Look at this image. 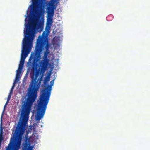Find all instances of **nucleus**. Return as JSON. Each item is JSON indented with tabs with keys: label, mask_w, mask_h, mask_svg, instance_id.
I'll return each mask as SVG.
<instances>
[{
	"label": "nucleus",
	"mask_w": 150,
	"mask_h": 150,
	"mask_svg": "<svg viewBox=\"0 0 150 150\" xmlns=\"http://www.w3.org/2000/svg\"><path fill=\"white\" fill-rule=\"evenodd\" d=\"M19 78H18V77H16L15 80L13 83L15 84L16 83L18 82L19 81Z\"/></svg>",
	"instance_id": "obj_15"
},
{
	"label": "nucleus",
	"mask_w": 150,
	"mask_h": 150,
	"mask_svg": "<svg viewBox=\"0 0 150 150\" xmlns=\"http://www.w3.org/2000/svg\"><path fill=\"white\" fill-rule=\"evenodd\" d=\"M18 102H17L16 103H18Z\"/></svg>",
	"instance_id": "obj_16"
},
{
	"label": "nucleus",
	"mask_w": 150,
	"mask_h": 150,
	"mask_svg": "<svg viewBox=\"0 0 150 150\" xmlns=\"http://www.w3.org/2000/svg\"><path fill=\"white\" fill-rule=\"evenodd\" d=\"M44 0H32V2H44Z\"/></svg>",
	"instance_id": "obj_13"
},
{
	"label": "nucleus",
	"mask_w": 150,
	"mask_h": 150,
	"mask_svg": "<svg viewBox=\"0 0 150 150\" xmlns=\"http://www.w3.org/2000/svg\"><path fill=\"white\" fill-rule=\"evenodd\" d=\"M15 84L13 83V85H12V88H11V89L10 90V91L9 93L12 94V93H13V89H14V88L15 87Z\"/></svg>",
	"instance_id": "obj_12"
},
{
	"label": "nucleus",
	"mask_w": 150,
	"mask_h": 150,
	"mask_svg": "<svg viewBox=\"0 0 150 150\" xmlns=\"http://www.w3.org/2000/svg\"><path fill=\"white\" fill-rule=\"evenodd\" d=\"M47 104H35L34 108H36V114L35 115L36 120L39 121L43 118L47 109Z\"/></svg>",
	"instance_id": "obj_5"
},
{
	"label": "nucleus",
	"mask_w": 150,
	"mask_h": 150,
	"mask_svg": "<svg viewBox=\"0 0 150 150\" xmlns=\"http://www.w3.org/2000/svg\"><path fill=\"white\" fill-rule=\"evenodd\" d=\"M11 95H12L11 94L9 93V94L8 95L7 98V101L6 102V103H8L9 102V101L10 100V99L11 98Z\"/></svg>",
	"instance_id": "obj_11"
},
{
	"label": "nucleus",
	"mask_w": 150,
	"mask_h": 150,
	"mask_svg": "<svg viewBox=\"0 0 150 150\" xmlns=\"http://www.w3.org/2000/svg\"><path fill=\"white\" fill-rule=\"evenodd\" d=\"M54 8L52 7H49L48 9L47 18H53L54 14Z\"/></svg>",
	"instance_id": "obj_8"
},
{
	"label": "nucleus",
	"mask_w": 150,
	"mask_h": 150,
	"mask_svg": "<svg viewBox=\"0 0 150 150\" xmlns=\"http://www.w3.org/2000/svg\"><path fill=\"white\" fill-rule=\"evenodd\" d=\"M49 78L47 76L46 77H45L44 80V85H45L46 84L47 82L49 81Z\"/></svg>",
	"instance_id": "obj_10"
},
{
	"label": "nucleus",
	"mask_w": 150,
	"mask_h": 150,
	"mask_svg": "<svg viewBox=\"0 0 150 150\" xmlns=\"http://www.w3.org/2000/svg\"><path fill=\"white\" fill-rule=\"evenodd\" d=\"M8 104H5L4 106V109H3V111L2 114L1 115V117L0 118V121H1V125L0 126V146H1V142L2 141L3 138L2 137V130L3 128L2 127V119L3 117V115L4 114V112L5 110V108L6 106V105Z\"/></svg>",
	"instance_id": "obj_6"
},
{
	"label": "nucleus",
	"mask_w": 150,
	"mask_h": 150,
	"mask_svg": "<svg viewBox=\"0 0 150 150\" xmlns=\"http://www.w3.org/2000/svg\"><path fill=\"white\" fill-rule=\"evenodd\" d=\"M33 104H23L21 107V122H19L16 127L15 132L17 134H23L24 132L25 127L28 120L31 108Z\"/></svg>",
	"instance_id": "obj_3"
},
{
	"label": "nucleus",
	"mask_w": 150,
	"mask_h": 150,
	"mask_svg": "<svg viewBox=\"0 0 150 150\" xmlns=\"http://www.w3.org/2000/svg\"><path fill=\"white\" fill-rule=\"evenodd\" d=\"M53 18H47V21L45 29L49 31L50 30L51 28V26L53 23Z\"/></svg>",
	"instance_id": "obj_7"
},
{
	"label": "nucleus",
	"mask_w": 150,
	"mask_h": 150,
	"mask_svg": "<svg viewBox=\"0 0 150 150\" xmlns=\"http://www.w3.org/2000/svg\"><path fill=\"white\" fill-rule=\"evenodd\" d=\"M52 85H48L47 87L42 91V93L40 96L39 99L37 103H48L50 95V91L52 90Z\"/></svg>",
	"instance_id": "obj_4"
},
{
	"label": "nucleus",
	"mask_w": 150,
	"mask_h": 150,
	"mask_svg": "<svg viewBox=\"0 0 150 150\" xmlns=\"http://www.w3.org/2000/svg\"><path fill=\"white\" fill-rule=\"evenodd\" d=\"M30 24L27 27L24 33L25 37L23 41V48L21 54L20 62L24 63V61L31 50L33 45L34 35L32 31Z\"/></svg>",
	"instance_id": "obj_2"
},
{
	"label": "nucleus",
	"mask_w": 150,
	"mask_h": 150,
	"mask_svg": "<svg viewBox=\"0 0 150 150\" xmlns=\"http://www.w3.org/2000/svg\"><path fill=\"white\" fill-rule=\"evenodd\" d=\"M17 74H16V77H18V78H20V77H19V75H20V74L21 73V71H20L19 72V71H17Z\"/></svg>",
	"instance_id": "obj_14"
},
{
	"label": "nucleus",
	"mask_w": 150,
	"mask_h": 150,
	"mask_svg": "<svg viewBox=\"0 0 150 150\" xmlns=\"http://www.w3.org/2000/svg\"><path fill=\"white\" fill-rule=\"evenodd\" d=\"M24 63V62H20V64L19 65L18 70V71H19V72H21Z\"/></svg>",
	"instance_id": "obj_9"
},
{
	"label": "nucleus",
	"mask_w": 150,
	"mask_h": 150,
	"mask_svg": "<svg viewBox=\"0 0 150 150\" xmlns=\"http://www.w3.org/2000/svg\"><path fill=\"white\" fill-rule=\"evenodd\" d=\"M50 44L48 38L46 36L40 35L36 41L34 52H31L28 66L32 65L30 76L31 79L29 86L27 90V98L23 103H33L38 96V91L41 83L43 74L40 78H37L40 70L44 72L47 69L49 60L47 58L50 53Z\"/></svg>",
	"instance_id": "obj_1"
}]
</instances>
